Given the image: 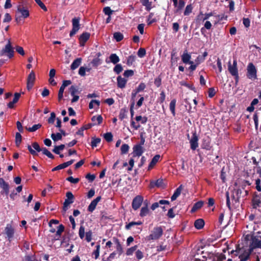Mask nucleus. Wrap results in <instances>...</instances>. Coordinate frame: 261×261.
I'll return each mask as SVG.
<instances>
[{"label": "nucleus", "instance_id": "f257e3e1", "mask_svg": "<svg viewBox=\"0 0 261 261\" xmlns=\"http://www.w3.org/2000/svg\"><path fill=\"white\" fill-rule=\"evenodd\" d=\"M259 236L252 237V242L249 248L245 250L244 252L239 255V261H247L250 256L253 249L256 248H261V241L257 238ZM259 237H260L259 236Z\"/></svg>", "mask_w": 261, "mask_h": 261}, {"label": "nucleus", "instance_id": "f03ea898", "mask_svg": "<svg viewBox=\"0 0 261 261\" xmlns=\"http://www.w3.org/2000/svg\"><path fill=\"white\" fill-rule=\"evenodd\" d=\"M248 194V191L245 190L243 186L242 188H238L234 189L232 194V198L235 202H239L241 197H244Z\"/></svg>", "mask_w": 261, "mask_h": 261}, {"label": "nucleus", "instance_id": "7ed1b4c3", "mask_svg": "<svg viewBox=\"0 0 261 261\" xmlns=\"http://www.w3.org/2000/svg\"><path fill=\"white\" fill-rule=\"evenodd\" d=\"M14 49L12 46L11 41L8 40L5 47L0 50V57L7 56L9 58H12L14 56Z\"/></svg>", "mask_w": 261, "mask_h": 261}, {"label": "nucleus", "instance_id": "20e7f679", "mask_svg": "<svg viewBox=\"0 0 261 261\" xmlns=\"http://www.w3.org/2000/svg\"><path fill=\"white\" fill-rule=\"evenodd\" d=\"M29 16V12L28 9L20 6H18L15 15V20L17 23H20L22 18H27Z\"/></svg>", "mask_w": 261, "mask_h": 261}, {"label": "nucleus", "instance_id": "39448f33", "mask_svg": "<svg viewBox=\"0 0 261 261\" xmlns=\"http://www.w3.org/2000/svg\"><path fill=\"white\" fill-rule=\"evenodd\" d=\"M246 76L251 80L257 79V69L252 63H249L247 65Z\"/></svg>", "mask_w": 261, "mask_h": 261}, {"label": "nucleus", "instance_id": "423d86ee", "mask_svg": "<svg viewBox=\"0 0 261 261\" xmlns=\"http://www.w3.org/2000/svg\"><path fill=\"white\" fill-rule=\"evenodd\" d=\"M163 233V230L160 226H157L153 228L151 231L150 234L148 237L149 240H156L159 239Z\"/></svg>", "mask_w": 261, "mask_h": 261}, {"label": "nucleus", "instance_id": "0eeeda50", "mask_svg": "<svg viewBox=\"0 0 261 261\" xmlns=\"http://www.w3.org/2000/svg\"><path fill=\"white\" fill-rule=\"evenodd\" d=\"M67 198L63 203V210L65 213L68 209L70 204L73 202L74 196L71 192H67L66 194Z\"/></svg>", "mask_w": 261, "mask_h": 261}, {"label": "nucleus", "instance_id": "6e6552de", "mask_svg": "<svg viewBox=\"0 0 261 261\" xmlns=\"http://www.w3.org/2000/svg\"><path fill=\"white\" fill-rule=\"evenodd\" d=\"M80 17H74L72 19V29L70 33V36L72 37L73 35H74L77 31L79 30L80 27Z\"/></svg>", "mask_w": 261, "mask_h": 261}, {"label": "nucleus", "instance_id": "1a4fd4ad", "mask_svg": "<svg viewBox=\"0 0 261 261\" xmlns=\"http://www.w3.org/2000/svg\"><path fill=\"white\" fill-rule=\"evenodd\" d=\"M143 198L140 195L136 196L132 201V207L134 210H138L141 205Z\"/></svg>", "mask_w": 261, "mask_h": 261}, {"label": "nucleus", "instance_id": "9d476101", "mask_svg": "<svg viewBox=\"0 0 261 261\" xmlns=\"http://www.w3.org/2000/svg\"><path fill=\"white\" fill-rule=\"evenodd\" d=\"M228 70L232 75H237L238 70L237 68V61L236 59L233 60L232 64H231L230 61L228 62Z\"/></svg>", "mask_w": 261, "mask_h": 261}, {"label": "nucleus", "instance_id": "9b49d317", "mask_svg": "<svg viewBox=\"0 0 261 261\" xmlns=\"http://www.w3.org/2000/svg\"><path fill=\"white\" fill-rule=\"evenodd\" d=\"M35 79V72L32 70L29 74L27 78V89L28 90H30L32 88Z\"/></svg>", "mask_w": 261, "mask_h": 261}, {"label": "nucleus", "instance_id": "f8f14e48", "mask_svg": "<svg viewBox=\"0 0 261 261\" xmlns=\"http://www.w3.org/2000/svg\"><path fill=\"white\" fill-rule=\"evenodd\" d=\"M32 147L36 150V151L32 149L31 146L28 145L27 147L29 149L30 152L33 155H36L37 154V152H40L42 150V148H41L39 146V145L37 142H34L32 144Z\"/></svg>", "mask_w": 261, "mask_h": 261}, {"label": "nucleus", "instance_id": "ddd939ff", "mask_svg": "<svg viewBox=\"0 0 261 261\" xmlns=\"http://www.w3.org/2000/svg\"><path fill=\"white\" fill-rule=\"evenodd\" d=\"M198 138L195 133L193 134L191 139L190 140L191 148L195 150L198 147Z\"/></svg>", "mask_w": 261, "mask_h": 261}, {"label": "nucleus", "instance_id": "4468645a", "mask_svg": "<svg viewBox=\"0 0 261 261\" xmlns=\"http://www.w3.org/2000/svg\"><path fill=\"white\" fill-rule=\"evenodd\" d=\"M5 233L7 236L8 240L10 242L12 238L13 237L14 233V230L11 224H7L5 228Z\"/></svg>", "mask_w": 261, "mask_h": 261}, {"label": "nucleus", "instance_id": "2eb2a0df", "mask_svg": "<svg viewBox=\"0 0 261 261\" xmlns=\"http://www.w3.org/2000/svg\"><path fill=\"white\" fill-rule=\"evenodd\" d=\"M101 196H98L95 199L91 201L88 207V211L90 212H92L95 209L97 203L101 200Z\"/></svg>", "mask_w": 261, "mask_h": 261}, {"label": "nucleus", "instance_id": "dca6fc26", "mask_svg": "<svg viewBox=\"0 0 261 261\" xmlns=\"http://www.w3.org/2000/svg\"><path fill=\"white\" fill-rule=\"evenodd\" d=\"M90 34L89 33H83L79 37V41L81 46H84L85 42L89 39Z\"/></svg>", "mask_w": 261, "mask_h": 261}, {"label": "nucleus", "instance_id": "f3484780", "mask_svg": "<svg viewBox=\"0 0 261 261\" xmlns=\"http://www.w3.org/2000/svg\"><path fill=\"white\" fill-rule=\"evenodd\" d=\"M143 148L141 145L137 144L133 147L134 156H141L143 153Z\"/></svg>", "mask_w": 261, "mask_h": 261}, {"label": "nucleus", "instance_id": "a211bd4d", "mask_svg": "<svg viewBox=\"0 0 261 261\" xmlns=\"http://www.w3.org/2000/svg\"><path fill=\"white\" fill-rule=\"evenodd\" d=\"M0 187L3 189L6 195L9 194V186L2 178H0Z\"/></svg>", "mask_w": 261, "mask_h": 261}, {"label": "nucleus", "instance_id": "6ab92c4d", "mask_svg": "<svg viewBox=\"0 0 261 261\" xmlns=\"http://www.w3.org/2000/svg\"><path fill=\"white\" fill-rule=\"evenodd\" d=\"M191 56L187 52H185L181 56L182 61L185 64H193V61H190Z\"/></svg>", "mask_w": 261, "mask_h": 261}, {"label": "nucleus", "instance_id": "aec40b11", "mask_svg": "<svg viewBox=\"0 0 261 261\" xmlns=\"http://www.w3.org/2000/svg\"><path fill=\"white\" fill-rule=\"evenodd\" d=\"M117 86L120 88H124L125 87L127 80L122 77L121 76H118L117 78Z\"/></svg>", "mask_w": 261, "mask_h": 261}, {"label": "nucleus", "instance_id": "412c9836", "mask_svg": "<svg viewBox=\"0 0 261 261\" xmlns=\"http://www.w3.org/2000/svg\"><path fill=\"white\" fill-rule=\"evenodd\" d=\"M161 158V156L159 154L155 155L151 161L148 168V170H149L151 169L156 164V163L158 162L160 159Z\"/></svg>", "mask_w": 261, "mask_h": 261}, {"label": "nucleus", "instance_id": "4be33fe9", "mask_svg": "<svg viewBox=\"0 0 261 261\" xmlns=\"http://www.w3.org/2000/svg\"><path fill=\"white\" fill-rule=\"evenodd\" d=\"M182 189V185H180L178 187L176 190L175 191L174 194L171 197V199L172 201H174L176 199V198L180 195L181 194V191Z\"/></svg>", "mask_w": 261, "mask_h": 261}, {"label": "nucleus", "instance_id": "5701e85b", "mask_svg": "<svg viewBox=\"0 0 261 261\" xmlns=\"http://www.w3.org/2000/svg\"><path fill=\"white\" fill-rule=\"evenodd\" d=\"M204 225V221L202 219H198L195 221L194 226L198 229L202 228Z\"/></svg>", "mask_w": 261, "mask_h": 261}, {"label": "nucleus", "instance_id": "b1692460", "mask_svg": "<svg viewBox=\"0 0 261 261\" xmlns=\"http://www.w3.org/2000/svg\"><path fill=\"white\" fill-rule=\"evenodd\" d=\"M82 62V59L79 58L76 59L75 60L73 61L71 65V69L72 70H74L76 69L81 64Z\"/></svg>", "mask_w": 261, "mask_h": 261}, {"label": "nucleus", "instance_id": "393cba45", "mask_svg": "<svg viewBox=\"0 0 261 261\" xmlns=\"http://www.w3.org/2000/svg\"><path fill=\"white\" fill-rule=\"evenodd\" d=\"M141 2L144 6L145 7V9L149 11L152 8V2H149V0H141Z\"/></svg>", "mask_w": 261, "mask_h": 261}, {"label": "nucleus", "instance_id": "a878e982", "mask_svg": "<svg viewBox=\"0 0 261 261\" xmlns=\"http://www.w3.org/2000/svg\"><path fill=\"white\" fill-rule=\"evenodd\" d=\"M252 202L254 207H256L257 206H258L259 204L261 203V197L256 195L253 197Z\"/></svg>", "mask_w": 261, "mask_h": 261}, {"label": "nucleus", "instance_id": "bb28decb", "mask_svg": "<svg viewBox=\"0 0 261 261\" xmlns=\"http://www.w3.org/2000/svg\"><path fill=\"white\" fill-rule=\"evenodd\" d=\"M203 202L202 201H199L197 202L194 204L193 206L192 207L191 209V212H194L197 210L200 209L203 206Z\"/></svg>", "mask_w": 261, "mask_h": 261}, {"label": "nucleus", "instance_id": "cd10ccee", "mask_svg": "<svg viewBox=\"0 0 261 261\" xmlns=\"http://www.w3.org/2000/svg\"><path fill=\"white\" fill-rule=\"evenodd\" d=\"M110 60L114 64H117L120 61L119 57L115 54H112L110 55Z\"/></svg>", "mask_w": 261, "mask_h": 261}, {"label": "nucleus", "instance_id": "c85d7f7f", "mask_svg": "<svg viewBox=\"0 0 261 261\" xmlns=\"http://www.w3.org/2000/svg\"><path fill=\"white\" fill-rule=\"evenodd\" d=\"M176 100L175 99H173L171 100L170 103V110L173 114V116L175 115V105H176Z\"/></svg>", "mask_w": 261, "mask_h": 261}, {"label": "nucleus", "instance_id": "c756f323", "mask_svg": "<svg viewBox=\"0 0 261 261\" xmlns=\"http://www.w3.org/2000/svg\"><path fill=\"white\" fill-rule=\"evenodd\" d=\"M102 63V60L99 58H95L91 62V64L94 67H97Z\"/></svg>", "mask_w": 261, "mask_h": 261}, {"label": "nucleus", "instance_id": "7c9ffc66", "mask_svg": "<svg viewBox=\"0 0 261 261\" xmlns=\"http://www.w3.org/2000/svg\"><path fill=\"white\" fill-rule=\"evenodd\" d=\"M142 224V222L138 221V222H129L128 224H126L125 225V229L127 230L130 229L133 226L135 225H140Z\"/></svg>", "mask_w": 261, "mask_h": 261}, {"label": "nucleus", "instance_id": "2f4dec72", "mask_svg": "<svg viewBox=\"0 0 261 261\" xmlns=\"http://www.w3.org/2000/svg\"><path fill=\"white\" fill-rule=\"evenodd\" d=\"M65 147V145L61 144L59 146H55L53 151L57 154H60V150H62Z\"/></svg>", "mask_w": 261, "mask_h": 261}, {"label": "nucleus", "instance_id": "473e14b6", "mask_svg": "<svg viewBox=\"0 0 261 261\" xmlns=\"http://www.w3.org/2000/svg\"><path fill=\"white\" fill-rule=\"evenodd\" d=\"M129 149V146L128 144H123L121 147V153L122 154H124L127 153L128 150Z\"/></svg>", "mask_w": 261, "mask_h": 261}, {"label": "nucleus", "instance_id": "72a5a7b5", "mask_svg": "<svg viewBox=\"0 0 261 261\" xmlns=\"http://www.w3.org/2000/svg\"><path fill=\"white\" fill-rule=\"evenodd\" d=\"M62 134L60 133L54 134L51 135V138L54 141H57L62 139Z\"/></svg>", "mask_w": 261, "mask_h": 261}, {"label": "nucleus", "instance_id": "f704fd0d", "mask_svg": "<svg viewBox=\"0 0 261 261\" xmlns=\"http://www.w3.org/2000/svg\"><path fill=\"white\" fill-rule=\"evenodd\" d=\"M114 38L117 42H119L123 39V35L120 32H116L114 34Z\"/></svg>", "mask_w": 261, "mask_h": 261}, {"label": "nucleus", "instance_id": "c9c22d12", "mask_svg": "<svg viewBox=\"0 0 261 261\" xmlns=\"http://www.w3.org/2000/svg\"><path fill=\"white\" fill-rule=\"evenodd\" d=\"M148 208L147 207V206L146 205L145 206L142 207L141 210V212L140 213V215L141 217H143L147 215L148 213Z\"/></svg>", "mask_w": 261, "mask_h": 261}, {"label": "nucleus", "instance_id": "e433bc0d", "mask_svg": "<svg viewBox=\"0 0 261 261\" xmlns=\"http://www.w3.org/2000/svg\"><path fill=\"white\" fill-rule=\"evenodd\" d=\"M41 127V124H35L32 127H29V128H27L26 127V129L30 132H35L36 131V130H37L38 129H39V128H40Z\"/></svg>", "mask_w": 261, "mask_h": 261}, {"label": "nucleus", "instance_id": "4c0bfd02", "mask_svg": "<svg viewBox=\"0 0 261 261\" xmlns=\"http://www.w3.org/2000/svg\"><path fill=\"white\" fill-rule=\"evenodd\" d=\"M137 247V246L135 245L132 247L128 248L126 251V254L127 256L132 255L134 253V252L136 250Z\"/></svg>", "mask_w": 261, "mask_h": 261}, {"label": "nucleus", "instance_id": "58836bf2", "mask_svg": "<svg viewBox=\"0 0 261 261\" xmlns=\"http://www.w3.org/2000/svg\"><path fill=\"white\" fill-rule=\"evenodd\" d=\"M15 142L17 146H18L21 141V136L19 133H16L15 135Z\"/></svg>", "mask_w": 261, "mask_h": 261}, {"label": "nucleus", "instance_id": "ea45409f", "mask_svg": "<svg viewBox=\"0 0 261 261\" xmlns=\"http://www.w3.org/2000/svg\"><path fill=\"white\" fill-rule=\"evenodd\" d=\"M96 249L95 250H94L93 252L92 255H94V257L95 259H97L99 257V255L100 245L99 244L97 245L96 246Z\"/></svg>", "mask_w": 261, "mask_h": 261}, {"label": "nucleus", "instance_id": "a19ab883", "mask_svg": "<svg viewBox=\"0 0 261 261\" xmlns=\"http://www.w3.org/2000/svg\"><path fill=\"white\" fill-rule=\"evenodd\" d=\"M137 55L139 57L143 58L146 55V50L144 48H140L137 52Z\"/></svg>", "mask_w": 261, "mask_h": 261}, {"label": "nucleus", "instance_id": "79ce46f5", "mask_svg": "<svg viewBox=\"0 0 261 261\" xmlns=\"http://www.w3.org/2000/svg\"><path fill=\"white\" fill-rule=\"evenodd\" d=\"M94 105H96L97 107H98L100 105V101L97 100H92L89 103V108L90 109H93L94 108Z\"/></svg>", "mask_w": 261, "mask_h": 261}, {"label": "nucleus", "instance_id": "37998d69", "mask_svg": "<svg viewBox=\"0 0 261 261\" xmlns=\"http://www.w3.org/2000/svg\"><path fill=\"white\" fill-rule=\"evenodd\" d=\"M113 70L117 74H119L123 70L122 66L121 64H116Z\"/></svg>", "mask_w": 261, "mask_h": 261}, {"label": "nucleus", "instance_id": "c03bdc74", "mask_svg": "<svg viewBox=\"0 0 261 261\" xmlns=\"http://www.w3.org/2000/svg\"><path fill=\"white\" fill-rule=\"evenodd\" d=\"M104 138L107 142H110L113 140V135L111 133H107L104 134Z\"/></svg>", "mask_w": 261, "mask_h": 261}, {"label": "nucleus", "instance_id": "a18cd8bd", "mask_svg": "<svg viewBox=\"0 0 261 261\" xmlns=\"http://www.w3.org/2000/svg\"><path fill=\"white\" fill-rule=\"evenodd\" d=\"M42 151L44 154L46 155L49 158H54V156L46 148H43Z\"/></svg>", "mask_w": 261, "mask_h": 261}, {"label": "nucleus", "instance_id": "49530a36", "mask_svg": "<svg viewBox=\"0 0 261 261\" xmlns=\"http://www.w3.org/2000/svg\"><path fill=\"white\" fill-rule=\"evenodd\" d=\"M135 119L137 121H141L142 124H145L147 121V118L146 117H142L141 116H137Z\"/></svg>", "mask_w": 261, "mask_h": 261}, {"label": "nucleus", "instance_id": "de8ad7c7", "mask_svg": "<svg viewBox=\"0 0 261 261\" xmlns=\"http://www.w3.org/2000/svg\"><path fill=\"white\" fill-rule=\"evenodd\" d=\"M64 226L62 224L60 225L58 227V229H57V231H56V236L60 237L61 233L64 231Z\"/></svg>", "mask_w": 261, "mask_h": 261}, {"label": "nucleus", "instance_id": "09e8293b", "mask_svg": "<svg viewBox=\"0 0 261 261\" xmlns=\"http://www.w3.org/2000/svg\"><path fill=\"white\" fill-rule=\"evenodd\" d=\"M101 139L100 138H92L91 146L92 147H96L97 144L100 143Z\"/></svg>", "mask_w": 261, "mask_h": 261}, {"label": "nucleus", "instance_id": "8fccbe9b", "mask_svg": "<svg viewBox=\"0 0 261 261\" xmlns=\"http://www.w3.org/2000/svg\"><path fill=\"white\" fill-rule=\"evenodd\" d=\"M102 117L101 115H98L97 116H93L92 118V121H97V124H100L102 121Z\"/></svg>", "mask_w": 261, "mask_h": 261}, {"label": "nucleus", "instance_id": "3c124183", "mask_svg": "<svg viewBox=\"0 0 261 261\" xmlns=\"http://www.w3.org/2000/svg\"><path fill=\"white\" fill-rule=\"evenodd\" d=\"M103 12L106 15L109 16L112 14L113 11L111 9L110 7H106L103 8Z\"/></svg>", "mask_w": 261, "mask_h": 261}, {"label": "nucleus", "instance_id": "603ef678", "mask_svg": "<svg viewBox=\"0 0 261 261\" xmlns=\"http://www.w3.org/2000/svg\"><path fill=\"white\" fill-rule=\"evenodd\" d=\"M79 237L83 239L85 237V228L83 226H81L79 229Z\"/></svg>", "mask_w": 261, "mask_h": 261}, {"label": "nucleus", "instance_id": "864d4df0", "mask_svg": "<svg viewBox=\"0 0 261 261\" xmlns=\"http://www.w3.org/2000/svg\"><path fill=\"white\" fill-rule=\"evenodd\" d=\"M135 56H129L128 58H127V64L128 65H131L133 64V63L134 62L135 60Z\"/></svg>", "mask_w": 261, "mask_h": 261}, {"label": "nucleus", "instance_id": "5fc2aeb1", "mask_svg": "<svg viewBox=\"0 0 261 261\" xmlns=\"http://www.w3.org/2000/svg\"><path fill=\"white\" fill-rule=\"evenodd\" d=\"M66 180L71 183L77 184L79 181L80 179L78 178H74L72 176H69L67 178Z\"/></svg>", "mask_w": 261, "mask_h": 261}, {"label": "nucleus", "instance_id": "6e6d98bb", "mask_svg": "<svg viewBox=\"0 0 261 261\" xmlns=\"http://www.w3.org/2000/svg\"><path fill=\"white\" fill-rule=\"evenodd\" d=\"M92 232L89 230L86 233V240L88 242H90L92 240Z\"/></svg>", "mask_w": 261, "mask_h": 261}, {"label": "nucleus", "instance_id": "4d7b16f0", "mask_svg": "<svg viewBox=\"0 0 261 261\" xmlns=\"http://www.w3.org/2000/svg\"><path fill=\"white\" fill-rule=\"evenodd\" d=\"M146 88V85L144 83H141L138 86L137 88L136 89L137 90V92H140L141 91H143Z\"/></svg>", "mask_w": 261, "mask_h": 261}, {"label": "nucleus", "instance_id": "13d9d810", "mask_svg": "<svg viewBox=\"0 0 261 261\" xmlns=\"http://www.w3.org/2000/svg\"><path fill=\"white\" fill-rule=\"evenodd\" d=\"M185 3L183 0H179V2L178 3L177 6L176 7H177V9L176 10V12L178 11L179 10L181 9L184 8L185 6Z\"/></svg>", "mask_w": 261, "mask_h": 261}, {"label": "nucleus", "instance_id": "bf43d9fd", "mask_svg": "<svg viewBox=\"0 0 261 261\" xmlns=\"http://www.w3.org/2000/svg\"><path fill=\"white\" fill-rule=\"evenodd\" d=\"M134 71L132 70H127L124 71L123 75L125 77L132 76L134 75Z\"/></svg>", "mask_w": 261, "mask_h": 261}, {"label": "nucleus", "instance_id": "052dcab7", "mask_svg": "<svg viewBox=\"0 0 261 261\" xmlns=\"http://www.w3.org/2000/svg\"><path fill=\"white\" fill-rule=\"evenodd\" d=\"M56 118V114L54 112H52L50 114V117L48 119V122L49 123H53Z\"/></svg>", "mask_w": 261, "mask_h": 261}, {"label": "nucleus", "instance_id": "680f3d73", "mask_svg": "<svg viewBox=\"0 0 261 261\" xmlns=\"http://www.w3.org/2000/svg\"><path fill=\"white\" fill-rule=\"evenodd\" d=\"M69 90L72 96H74L75 93L77 92V88L74 86H71Z\"/></svg>", "mask_w": 261, "mask_h": 261}, {"label": "nucleus", "instance_id": "e2e57ef3", "mask_svg": "<svg viewBox=\"0 0 261 261\" xmlns=\"http://www.w3.org/2000/svg\"><path fill=\"white\" fill-rule=\"evenodd\" d=\"M35 1L44 11H47L46 6L40 0H35Z\"/></svg>", "mask_w": 261, "mask_h": 261}, {"label": "nucleus", "instance_id": "0e129e2a", "mask_svg": "<svg viewBox=\"0 0 261 261\" xmlns=\"http://www.w3.org/2000/svg\"><path fill=\"white\" fill-rule=\"evenodd\" d=\"M79 74L82 76H85L86 75V67H81L79 70Z\"/></svg>", "mask_w": 261, "mask_h": 261}, {"label": "nucleus", "instance_id": "69168bd1", "mask_svg": "<svg viewBox=\"0 0 261 261\" xmlns=\"http://www.w3.org/2000/svg\"><path fill=\"white\" fill-rule=\"evenodd\" d=\"M16 50L18 54H19L20 55H21L22 56H24L25 54V53H24V51L23 48L21 46H17L16 47Z\"/></svg>", "mask_w": 261, "mask_h": 261}, {"label": "nucleus", "instance_id": "338daca9", "mask_svg": "<svg viewBox=\"0 0 261 261\" xmlns=\"http://www.w3.org/2000/svg\"><path fill=\"white\" fill-rule=\"evenodd\" d=\"M116 251L119 253V255H121L123 252V248L119 242H117Z\"/></svg>", "mask_w": 261, "mask_h": 261}, {"label": "nucleus", "instance_id": "774afa93", "mask_svg": "<svg viewBox=\"0 0 261 261\" xmlns=\"http://www.w3.org/2000/svg\"><path fill=\"white\" fill-rule=\"evenodd\" d=\"M243 23L246 28H248L250 26V21L249 18H244L243 19Z\"/></svg>", "mask_w": 261, "mask_h": 261}]
</instances>
